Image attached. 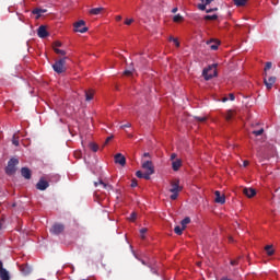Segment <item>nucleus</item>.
Returning a JSON list of instances; mask_svg holds the SVG:
<instances>
[{"label":"nucleus","mask_w":280,"mask_h":280,"mask_svg":"<svg viewBox=\"0 0 280 280\" xmlns=\"http://www.w3.org/2000/svg\"><path fill=\"white\" fill-rule=\"evenodd\" d=\"M116 21H121V15H117Z\"/></svg>","instance_id":"obj_59"},{"label":"nucleus","mask_w":280,"mask_h":280,"mask_svg":"<svg viewBox=\"0 0 280 280\" xmlns=\"http://www.w3.org/2000/svg\"><path fill=\"white\" fill-rule=\"evenodd\" d=\"M143 172H141V171H137V173H136V176H137V178H143Z\"/></svg>","instance_id":"obj_41"},{"label":"nucleus","mask_w":280,"mask_h":280,"mask_svg":"<svg viewBox=\"0 0 280 280\" xmlns=\"http://www.w3.org/2000/svg\"><path fill=\"white\" fill-rule=\"evenodd\" d=\"M55 54H58L59 56H67V51L59 49V48H54Z\"/></svg>","instance_id":"obj_33"},{"label":"nucleus","mask_w":280,"mask_h":280,"mask_svg":"<svg viewBox=\"0 0 280 280\" xmlns=\"http://www.w3.org/2000/svg\"><path fill=\"white\" fill-rule=\"evenodd\" d=\"M172 188L170 189L171 192H180L183 191V187H180V182L176 179L175 182H172Z\"/></svg>","instance_id":"obj_11"},{"label":"nucleus","mask_w":280,"mask_h":280,"mask_svg":"<svg viewBox=\"0 0 280 280\" xmlns=\"http://www.w3.org/2000/svg\"><path fill=\"white\" fill-rule=\"evenodd\" d=\"M183 231H185V229H183V226L180 228V225H176L174 229V233H176V235H183Z\"/></svg>","instance_id":"obj_28"},{"label":"nucleus","mask_w":280,"mask_h":280,"mask_svg":"<svg viewBox=\"0 0 280 280\" xmlns=\"http://www.w3.org/2000/svg\"><path fill=\"white\" fill-rule=\"evenodd\" d=\"M115 163H117L118 165H121V167H124V165H126V156H124V154L121 153H117L114 156Z\"/></svg>","instance_id":"obj_9"},{"label":"nucleus","mask_w":280,"mask_h":280,"mask_svg":"<svg viewBox=\"0 0 280 280\" xmlns=\"http://www.w3.org/2000/svg\"><path fill=\"white\" fill-rule=\"evenodd\" d=\"M265 250L269 257H272V255H275V249H272V245H267L265 247Z\"/></svg>","instance_id":"obj_21"},{"label":"nucleus","mask_w":280,"mask_h":280,"mask_svg":"<svg viewBox=\"0 0 280 280\" xmlns=\"http://www.w3.org/2000/svg\"><path fill=\"white\" fill-rule=\"evenodd\" d=\"M3 270V262L0 260V271Z\"/></svg>","instance_id":"obj_58"},{"label":"nucleus","mask_w":280,"mask_h":280,"mask_svg":"<svg viewBox=\"0 0 280 280\" xmlns=\"http://www.w3.org/2000/svg\"><path fill=\"white\" fill-rule=\"evenodd\" d=\"M198 10L205 11L207 10V4H198Z\"/></svg>","instance_id":"obj_42"},{"label":"nucleus","mask_w":280,"mask_h":280,"mask_svg":"<svg viewBox=\"0 0 280 280\" xmlns=\"http://www.w3.org/2000/svg\"><path fill=\"white\" fill-rule=\"evenodd\" d=\"M235 115V112L233 110H228L226 115H225V119L226 121H231L233 119V116Z\"/></svg>","instance_id":"obj_26"},{"label":"nucleus","mask_w":280,"mask_h":280,"mask_svg":"<svg viewBox=\"0 0 280 280\" xmlns=\"http://www.w3.org/2000/svg\"><path fill=\"white\" fill-rule=\"evenodd\" d=\"M228 101H229V98H226V97L223 98V102H228Z\"/></svg>","instance_id":"obj_62"},{"label":"nucleus","mask_w":280,"mask_h":280,"mask_svg":"<svg viewBox=\"0 0 280 280\" xmlns=\"http://www.w3.org/2000/svg\"><path fill=\"white\" fill-rule=\"evenodd\" d=\"M0 279L2 280H10V272L5 270V268H2L0 270Z\"/></svg>","instance_id":"obj_18"},{"label":"nucleus","mask_w":280,"mask_h":280,"mask_svg":"<svg viewBox=\"0 0 280 280\" xmlns=\"http://www.w3.org/2000/svg\"><path fill=\"white\" fill-rule=\"evenodd\" d=\"M275 82H277V77H268V73H265L264 84L268 91L275 86Z\"/></svg>","instance_id":"obj_6"},{"label":"nucleus","mask_w":280,"mask_h":280,"mask_svg":"<svg viewBox=\"0 0 280 280\" xmlns=\"http://www.w3.org/2000/svg\"><path fill=\"white\" fill-rule=\"evenodd\" d=\"M265 159H268V155H262Z\"/></svg>","instance_id":"obj_63"},{"label":"nucleus","mask_w":280,"mask_h":280,"mask_svg":"<svg viewBox=\"0 0 280 280\" xmlns=\"http://www.w3.org/2000/svg\"><path fill=\"white\" fill-rule=\"evenodd\" d=\"M21 174L26 180H30V178H32V171L28 167H22Z\"/></svg>","instance_id":"obj_15"},{"label":"nucleus","mask_w":280,"mask_h":280,"mask_svg":"<svg viewBox=\"0 0 280 280\" xmlns=\"http://www.w3.org/2000/svg\"><path fill=\"white\" fill-rule=\"evenodd\" d=\"M130 220H137V213L132 212L130 215Z\"/></svg>","instance_id":"obj_49"},{"label":"nucleus","mask_w":280,"mask_h":280,"mask_svg":"<svg viewBox=\"0 0 280 280\" xmlns=\"http://www.w3.org/2000/svg\"><path fill=\"white\" fill-rule=\"evenodd\" d=\"M97 185H101L103 187V189H106L107 191H110L113 189V186L110 184H106L102 179H100L98 182L94 183L95 187H97Z\"/></svg>","instance_id":"obj_16"},{"label":"nucleus","mask_w":280,"mask_h":280,"mask_svg":"<svg viewBox=\"0 0 280 280\" xmlns=\"http://www.w3.org/2000/svg\"><path fill=\"white\" fill-rule=\"evenodd\" d=\"M110 141H113V136L106 138L105 145H107V143H110Z\"/></svg>","instance_id":"obj_45"},{"label":"nucleus","mask_w":280,"mask_h":280,"mask_svg":"<svg viewBox=\"0 0 280 280\" xmlns=\"http://www.w3.org/2000/svg\"><path fill=\"white\" fill-rule=\"evenodd\" d=\"M67 57H63L59 60H57L54 65H52V69L55 73H65V71H67Z\"/></svg>","instance_id":"obj_2"},{"label":"nucleus","mask_w":280,"mask_h":280,"mask_svg":"<svg viewBox=\"0 0 280 280\" xmlns=\"http://www.w3.org/2000/svg\"><path fill=\"white\" fill-rule=\"evenodd\" d=\"M258 156H261V149L258 151Z\"/></svg>","instance_id":"obj_61"},{"label":"nucleus","mask_w":280,"mask_h":280,"mask_svg":"<svg viewBox=\"0 0 280 280\" xmlns=\"http://www.w3.org/2000/svg\"><path fill=\"white\" fill-rule=\"evenodd\" d=\"M270 69H272V62L268 61L265 66V73H267V71H270Z\"/></svg>","instance_id":"obj_36"},{"label":"nucleus","mask_w":280,"mask_h":280,"mask_svg":"<svg viewBox=\"0 0 280 280\" xmlns=\"http://www.w3.org/2000/svg\"><path fill=\"white\" fill-rule=\"evenodd\" d=\"M137 179H133L132 182H131V187H137Z\"/></svg>","instance_id":"obj_51"},{"label":"nucleus","mask_w":280,"mask_h":280,"mask_svg":"<svg viewBox=\"0 0 280 280\" xmlns=\"http://www.w3.org/2000/svg\"><path fill=\"white\" fill-rule=\"evenodd\" d=\"M19 164V159L13 158L8 162V166L5 167V174L8 176H12V174H16V165Z\"/></svg>","instance_id":"obj_3"},{"label":"nucleus","mask_w":280,"mask_h":280,"mask_svg":"<svg viewBox=\"0 0 280 280\" xmlns=\"http://www.w3.org/2000/svg\"><path fill=\"white\" fill-rule=\"evenodd\" d=\"M43 12H47V10H43V9L33 10V14H37L36 19H40V14H43Z\"/></svg>","instance_id":"obj_27"},{"label":"nucleus","mask_w":280,"mask_h":280,"mask_svg":"<svg viewBox=\"0 0 280 280\" xmlns=\"http://www.w3.org/2000/svg\"><path fill=\"white\" fill-rule=\"evenodd\" d=\"M65 232V224L62 223H55L51 229H50V233L52 235H60V233Z\"/></svg>","instance_id":"obj_7"},{"label":"nucleus","mask_w":280,"mask_h":280,"mask_svg":"<svg viewBox=\"0 0 280 280\" xmlns=\"http://www.w3.org/2000/svg\"><path fill=\"white\" fill-rule=\"evenodd\" d=\"M182 165H183V162L180 160H176L172 162V168L174 170V172H178Z\"/></svg>","instance_id":"obj_17"},{"label":"nucleus","mask_w":280,"mask_h":280,"mask_svg":"<svg viewBox=\"0 0 280 280\" xmlns=\"http://www.w3.org/2000/svg\"><path fill=\"white\" fill-rule=\"evenodd\" d=\"M152 174L154 173H150V171H145L142 178H144V180H150V176H152Z\"/></svg>","instance_id":"obj_34"},{"label":"nucleus","mask_w":280,"mask_h":280,"mask_svg":"<svg viewBox=\"0 0 280 280\" xmlns=\"http://www.w3.org/2000/svg\"><path fill=\"white\" fill-rule=\"evenodd\" d=\"M205 21H218V15L217 14L206 15Z\"/></svg>","instance_id":"obj_32"},{"label":"nucleus","mask_w":280,"mask_h":280,"mask_svg":"<svg viewBox=\"0 0 280 280\" xmlns=\"http://www.w3.org/2000/svg\"><path fill=\"white\" fill-rule=\"evenodd\" d=\"M206 12H207V14H209V13H211V12H218V8L208 9Z\"/></svg>","instance_id":"obj_47"},{"label":"nucleus","mask_w":280,"mask_h":280,"mask_svg":"<svg viewBox=\"0 0 280 280\" xmlns=\"http://www.w3.org/2000/svg\"><path fill=\"white\" fill-rule=\"evenodd\" d=\"M132 125L130 122H127L125 125H121L120 128L124 129V128H130Z\"/></svg>","instance_id":"obj_46"},{"label":"nucleus","mask_w":280,"mask_h":280,"mask_svg":"<svg viewBox=\"0 0 280 280\" xmlns=\"http://www.w3.org/2000/svg\"><path fill=\"white\" fill-rule=\"evenodd\" d=\"M202 75L205 80H212V78L218 77V63H213L208 68L203 69Z\"/></svg>","instance_id":"obj_1"},{"label":"nucleus","mask_w":280,"mask_h":280,"mask_svg":"<svg viewBox=\"0 0 280 280\" xmlns=\"http://www.w3.org/2000/svg\"><path fill=\"white\" fill-rule=\"evenodd\" d=\"M37 35L39 38H47V36H49L47 27H45V25L39 26L37 30Z\"/></svg>","instance_id":"obj_12"},{"label":"nucleus","mask_w":280,"mask_h":280,"mask_svg":"<svg viewBox=\"0 0 280 280\" xmlns=\"http://www.w3.org/2000/svg\"><path fill=\"white\" fill-rule=\"evenodd\" d=\"M248 165H249V162L245 160V161L243 162V166H244V167H248Z\"/></svg>","instance_id":"obj_52"},{"label":"nucleus","mask_w":280,"mask_h":280,"mask_svg":"<svg viewBox=\"0 0 280 280\" xmlns=\"http://www.w3.org/2000/svg\"><path fill=\"white\" fill-rule=\"evenodd\" d=\"M214 196V202L218 205H224V202H226V197H224V195H222L219 190H215Z\"/></svg>","instance_id":"obj_8"},{"label":"nucleus","mask_w":280,"mask_h":280,"mask_svg":"<svg viewBox=\"0 0 280 280\" xmlns=\"http://www.w3.org/2000/svg\"><path fill=\"white\" fill-rule=\"evenodd\" d=\"M90 150H92V152H97L100 150V147L97 144H95L94 142L89 144Z\"/></svg>","instance_id":"obj_29"},{"label":"nucleus","mask_w":280,"mask_h":280,"mask_svg":"<svg viewBox=\"0 0 280 280\" xmlns=\"http://www.w3.org/2000/svg\"><path fill=\"white\" fill-rule=\"evenodd\" d=\"M179 192H172L171 200H177Z\"/></svg>","instance_id":"obj_38"},{"label":"nucleus","mask_w":280,"mask_h":280,"mask_svg":"<svg viewBox=\"0 0 280 280\" xmlns=\"http://www.w3.org/2000/svg\"><path fill=\"white\" fill-rule=\"evenodd\" d=\"M132 23H135V20L133 19H127L125 21V25H132Z\"/></svg>","instance_id":"obj_39"},{"label":"nucleus","mask_w":280,"mask_h":280,"mask_svg":"<svg viewBox=\"0 0 280 280\" xmlns=\"http://www.w3.org/2000/svg\"><path fill=\"white\" fill-rule=\"evenodd\" d=\"M145 233H148V229L143 228V229L140 230V234H141L142 240L145 237V236H143V235H145Z\"/></svg>","instance_id":"obj_37"},{"label":"nucleus","mask_w":280,"mask_h":280,"mask_svg":"<svg viewBox=\"0 0 280 280\" xmlns=\"http://www.w3.org/2000/svg\"><path fill=\"white\" fill-rule=\"evenodd\" d=\"M142 159L145 161V159H152V155H150V153L145 152V153H143Z\"/></svg>","instance_id":"obj_43"},{"label":"nucleus","mask_w":280,"mask_h":280,"mask_svg":"<svg viewBox=\"0 0 280 280\" xmlns=\"http://www.w3.org/2000/svg\"><path fill=\"white\" fill-rule=\"evenodd\" d=\"M173 43L176 47H180V42H178V38H175Z\"/></svg>","instance_id":"obj_48"},{"label":"nucleus","mask_w":280,"mask_h":280,"mask_svg":"<svg viewBox=\"0 0 280 280\" xmlns=\"http://www.w3.org/2000/svg\"><path fill=\"white\" fill-rule=\"evenodd\" d=\"M172 12H173V14H176V13L178 12V8H174V9L172 10Z\"/></svg>","instance_id":"obj_55"},{"label":"nucleus","mask_w":280,"mask_h":280,"mask_svg":"<svg viewBox=\"0 0 280 280\" xmlns=\"http://www.w3.org/2000/svg\"><path fill=\"white\" fill-rule=\"evenodd\" d=\"M231 266H237V260H231Z\"/></svg>","instance_id":"obj_53"},{"label":"nucleus","mask_w":280,"mask_h":280,"mask_svg":"<svg viewBox=\"0 0 280 280\" xmlns=\"http://www.w3.org/2000/svg\"><path fill=\"white\" fill-rule=\"evenodd\" d=\"M191 222V219L189 217H186L184 220L180 221L182 228L185 230L187 229V224Z\"/></svg>","instance_id":"obj_22"},{"label":"nucleus","mask_w":280,"mask_h":280,"mask_svg":"<svg viewBox=\"0 0 280 280\" xmlns=\"http://www.w3.org/2000/svg\"><path fill=\"white\" fill-rule=\"evenodd\" d=\"M102 12H104V8L100 7V8H94L90 10V14L97 16L98 14H102Z\"/></svg>","instance_id":"obj_20"},{"label":"nucleus","mask_w":280,"mask_h":280,"mask_svg":"<svg viewBox=\"0 0 280 280\" xmlns=\"http://www.w3.org/2000/svg\"><path fill=\"white\" fill-rule=\"evenodd\" d=\"M93 95H94L93 90L86 91L85 92V100H86V102H91V100H93Z\"/></svg>","instance_id":"obj_23"},{"label":"nucleus","mask_w":280,"mask_h":280,"mask_svg":"<svg viewBox=\"0 0 280 280\" xmlns=\"http://www.w3.org/2000/svg\"><path fill=\"white\" fill-rule=\"evenodd\" d=\"M230 242H233V238H232V237H230Z\"/></svg>","instance_id":"obj_64"},{"label":"nucleus","mask_w":280,"mask_h":280,"mask_svg":"<svg viewBox=\"0 0 280 280\" xmlns=\"http://www.w3.org/2000/svg\"><path fill=\"white\" fill-rule=\"evenodd\" d=\"M168 40H171V42L174 43V40H176V37L171 36V37L168 38Z\"/></svg>","instance_id":"obj_57"},{"label":"nucleus","mask_w":280,"mask_h":280,"mask_svg":"<svg viewBox=\"0 0 280 280\" xmlns=\"http://www.w3.org/2000/svg\"><path fill=\"white\" fill-rule=\"evenodd\" d=\"M243 194L247 198H254V196H257V190H255L254 188H244Z\"/></svg>","instance_id":"obj_14"},{"label":"nucleus","mask_w":280,"mask_h":280,"mask_svg":"<svg viewBox=\"0 0 280 280\" xmlns=\"http://www.w3.org/2000/svg\"><path fill=\"white\" fill-rule=\"evenodd\" d=\"M58 47H62V43L61 42H55L54 43V49H58Z\"/></svg>","instance_id":"obj_40"},{"label":"nucleus","mask_w":280,"mask_h":280,"mask_svg":"<svg viewBox=\"0 0 280 280\" xmlns=\"http://www.w3.org/2000/svg\"><path fill=\"white\" fill-rule=\"evenodd\" d=\"M207 45H210L212 51H217L218 47H220V40L212 38L207 42Z\"/></svg>","instance_id":"obj_13"},{"label":"nucleus","mask_w":280,"mask_h":280,"mask_svg":"<svg viewBox=\"0 0 280 280\" xmlns=\"http://www.w3.org/2000/svg\"><path fill=\"white\" fill-rule=\"evenodd\" d=\"M86 22L84 20H80L79 22L74 23V32H80V34H86L89 32V27L85 26Z\"/></svg>","instance_id":"obj_5"},{"label":"nucleus","mask_w":280,"mask_h":280,"mask_svg":"<svg viewBox=\"0 0 280 280\" xmlns=\"http://www.w3.org/2000/svg\"><path fill=\"white\" fill-rule=\"evenodd\" d=\"M229 96H230L231 102L235 101V94L231 93V94H229Z\"/></svg>","instance_id":"obj_50"},{"label":"nucleus","mask_w":280,"mask_h":280,"mask_svg":"<svg viewBox=\"0 0 280 280\" xmlns=\"http://www.w3.org/2000/svg\"><path fill=\"white\" fill-rule=\"evenodd\" d=\"M141 264L143 265V266H147L148 264H145V260H141Z\"/></svg>","instance_id":"obj_60"},{"label":"nucleus","mask_w":280,"mask_h":280,"mask_svg":"<svg viewBox=\"0 0 280 280\" xmlns=\"http://www.w3.org/2000/svg\"><path fill=\"white\" fill-rule=\"evenodd\" d=\"M183 20H184V18L180 14H176L173 18L174 23H180V22H183Z\"/></svg>","instance_id":"obj_30"},{"label":"nucleus","mask_w":280,"mask_h":280,"mask_svg":"<svg viewBox=\"0 0 280 280\" xmlns=\"http://www.w3.org/2000/svg\"><path fill=\"white\" fill-rule=\"evenodd\" d=\"M252 135H254L255 137H261V135H264V128L252 131Z\"/></svg>","instance_id":"obj_31"},{"label":"nucleus","mask_w":280,"mask_h":280,"mask_svg":"<svg viewBox=\"0 0 280 280\" xmlns=\"http://www.w3.org/2000/svg\"><path fill=\"white\" fill-rule=\"evenodd\" d=\"M132 71H135V69L125 70V71H124V75H130V74L132 73Z\"/></svg>","instance_id":"obj_44"},{"label":"nucleus","mask_w":280,"mask_h":280,"mask_svg":"<svg viewBox=\"0 0 280 280\" xmlns=\"http://www.w3.org/2000/svg\"><path fill=\"white\" fill-rule=\"evenodd\" d=\"M212 1H214V0H206V5L211 4V3H212Z\"/></svg>","instance_id":"obj_54"},{"label":"nucleus","mask_w":280,"mask_h":280,"mask_svg":"<svg viewBox=\"0 0 280 280\" xmlns=\"http://www.w3.org/2000/svg\"><path fill=\"white\" fill-rule=\"evenodd\" d=\"M141 167L142 170H145V172H150V174H154V164L151 162V160H144L142 158Z\"/></svg>","instance_id":"obj_4"},{"label":"nucleus","mask_w":280,"mask_h":280,"mask_svg":"<svg viewBox=\"0 0 280 280\" xmlns=\"http://www.w3.org/2000/svg\"><path fill=\"white\" fill-rule=\"evenodd\" d=\"M49 187V182L45 179H39V182L36 184V189L39 191H45Z\"/></svg>","instance_id":"obj_10"},{"label":"nucleus","mask_w":280,"mask_h":280,"mask_svg":"<svg viewBox=\"0 0 280 280\" xmlns=\"http://www.w3.org/2000/svg\"><path fill=\"white\" fill-rule=\"evenodd\" d=\"M174 159H176V153H173V154L171 155V160L174 161Z\"/></svg>","instance_id":"obj_56"},{"label":"nucleus","mask_w":280,"mask_h":280,"mask_svg":"<svg viewBox=\"0 0 280 280\" xmlns=\"http://www.w3.org/2000/svg\"><path fill=\"white\" fill-rule=\"evenodd\" d=\"M233 1H234V4L237 5V8H242V7L246 5L248 0H233Z\"/></svg>","instance_id":"obj_24"},{"label":"nucleus","mask_w":280,"mask_h":280,"mask_svg":"<svg viewBox=\"0 0 280 280\" xmlns=\"http://www.w3.org/2000/svg\"><path fill=\"white\" fill-rule=\"evenodd\" d=\"M196 121H199L200 124H203V121L207 119V116H195Z\"/></svg>","instance_id":"obj_35"},{"label":"nucleus","mask_w":280,"mask_h":280,"mask_svg":"<svg viewBox=\"0 0 280 280\" xmlns=\"http://www.w3.org/2000/svg\"><path fill=\"white\" fill-rule=\"evenodd\" d=\"M12 144L19 148L20 142H19V136L16 133L13 135L12 137Z\"/></svg>","instance_id":"obj_25"},{"label":"nucleus","mask_w":280,"mask_h":280,"mask_svg":"<svg viewBox=\"0 0 280 280\" xmlns=\"http://www.w3.org/2000/svg\"><path fill=\"white\" fill-rule=\"evenodd\" d=\"M20 270L22 273H24L25 276L30 275V272H32V267L27 266V265H22L20 267Z\"/></svg>","instance_id":"obj_19"}]
</instances>
